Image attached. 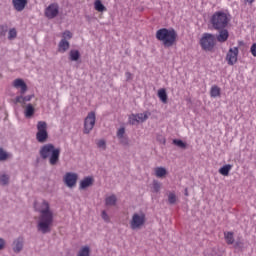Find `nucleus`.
<instances>
[{
	"instance_id": "f257e3e1",
	"label": "nucleus",
	"mask_w": 256,
	"mask_h": 256,
	"mask_svg": "<svg viewBox=\"0 0 256 256\" xmlns=\"http://www.w3.org/2000/svg\"><path fill=\"white\" fill-rule=\"evenodd\" d=\"M34 207L40 213L37 230L44 235L45 233H51V227H53V211H51L49 202L43 200L40 204L35 203Z\"/></svg>"
},
{
	"instance_id": "f03ea898",
	"label": "nucleus",
	"mask_w": 256,
	"mask_h": 256,
	"mask_svg": "<svg viewBox=\"0 0 256 256\" xmlns=\"http://www.w3.org/2000/svg\"><path fill=\"white\" fill-rule=\"evenodd\" d=\"M178 37L177 31L173 28H160L156 31L157 41H160L166 49L177 45Z\"/></svg>"
},
{
	"instance_id": "7ed1b4c3",
	"label": "nucleus",
	"mask_w": 256,
	"mask_h": 256,
	"mask_svg": "<svg viewBox=\"0 0 256 256\" xmlns=\"http://www.w3.org/2000/svg\"><path fill=\"white\" fill-rule=\"evenodd\" d=\"M39 155L41 159H48L50 165H55L59 163L61 148L55 147L52 143L44 144L40 147Z\"/></svg>"
},
{
	"instance_id": "20e7f679",
	"label": "nucleus",
	"mask_w": 256,
	"mask_h": 256,
	"mask_svg": "<svg viewBox=\"0 0 256 256\" xmlns=\"http://www.w3.org/2000/svg\"><path fill=\"white\" fill-rule=\"evenodd\" d=\"M230 18L227 13L223 11L215 12L211 19L210 23L216 29V31H221V29H225L227 25H229Z\"/></svg>"
},
{
	"instance_id": "39448f33",
	"label": "nucleus",
	"mask_w": 256,
	"mask_h": 256,
	"mask_svg": "<svg viewBox=\"0 0 256 256\" xmlns=\"http://www.w3.org/2000/svg\"><path fill=\"white\" fill-rule=\"evenodd\" d=\"M147 222V217L145 216V213L139 212L134 213L132 215V218L130 220V228L132 231H137L138 229H143L145 226V223Z\"/></svg>"
},
{
	"instance_id": "423d86ee",
	"label": "nucleus",
	"mask_w": 256,
	"mask_h": 256,
	"mask_svg": "<svg viewBox=\"0 0 256 256\" xmlns=\"http://www.w3.org/2000/svg\"><path fill=\"white\" fill-rule=\"evenodd\" d=\"M36 140L38 143H47L49 139V132L47 131V122L38 121L36 125Z\"/></svg>"
},
{
	"instance_id": "0eeeda50",
	"label": "nucleus",
	"mask_w": 256,
	"mask_h": 256,
	"mask_svg": "<svg viewBox=\"0 0 256 256\" xmlns=\"http://www.w3.org/2000/svg\"><path fill=\"white\" fill-rule=\"evenodd\" d=\"M200 45L204 51H213V48L215 47V35L204 34L200 40Z\"/></svg>"
},
{
	"instance_id": "6e6552de",
	"label": "nucleus",
	"mask_w": 256,
	"mask_h": 256,
	"mask_svg": "<svg viewBox=\"0 0 256 256\" xmlns=\"http://www.w3.org/2000/svg\"><path fill=\"white\" fill-rule=\"evenodd\" d=\"M151 115V112L146 111L144 113H138V114H132L129 116V123L130 125H137V123H145L147 119H149V116Z\"/></svg>"
},
{
	"instance_id": "1a4fd4ad",
	"label": "nucleus",
	"mask_w": 256,
	"mask_h": 256,
	"mask_svg": "<svg viewBox=\"0 0 256 256\" xmlns=\"http://www.w3.org/2000/svg\"><path fill=\"white\" fill-rule=\"evenodd\" d=\"M95 112L88 113L87 117L84 120V133L88 135L93 131V127H95Z\"/></svg>"
},
{
	"instance_id": "9d476101",
	"label": "nucleus",
	"mask_w": 256,
	"mask_h": 256,
	"mask_svg": "<svg viewBox=\"0 0 256 256\" xmlns=\"http://www.w3.org/2000/svg\"><path fill=\"white\" fill-rule=\"evenodd\" d=\"M77 179H79V175L75 172H67L63 176V182L65 183L66 187L73 189L75 185H77Z\"/></svg>"
},
{
	"instance_id": "9b49d317",
	"label": "nucleus",
	"mask_w": 256,
	"mask_h": 256,
	"mask_svg": "<svg viewBox=\"0 0 256 256\" xmlns=\"http://www.w3.org/2000/svg\"><path fill=\"white\" fill-rule=\"evenodd\" d=\"M239 57V48L238 47H232L228 50L226 54V61L228 65L233 66L235 63H237Z\"/></svg>"
},
{
	"instance_id": "f8f14e48",
	"label": "nucleus",
	"mask_w": 256,
	"mask_h": 256,
	"mask_svg": "<svg viewBox=\"0 0 256 256\" xmlns=\"http://www.w3.org/2000/svg\"><path fill=\"white\" fill-rule=\"evenodd\" d=\"M45 17L47 19H55L59 15V4L52 3L45 9Z\"/></svg>"
},
{
	"instance_id": "ddd939ff",
	"label": "nucleus",
	"mask_w": 256,
	"mask_h": 256,
	"mask_svg": "<svg viewBox=\"0 0 256 256\" xmlns=\"http://www.w3.org/2000/svg\"><path fill=\"white\" fill-rule=\"evenodd\" d=\"M13 87H15V89H20L21 95L27 93V84L21 78H17L13 81Z\"/></svg>"
},
{
	"instance_id": "4468645a",
	"label": "nucleus",
	"mask_w": 256,
	"mask_h": 256,
	"mask_svg": "<svg viewBox=\"0 0 256 256\" xmlns=\"http://www.w3.org/2000/svg\"><path fill=\"white\" fill-rule=\"evenodd\" d=\"M28 0H12L15 11L21 12L27 7Z\"/></svg>"
},
{
	"instance_id": "2eb2a0df",
	"label": "nucleus",
	"mask_w": 256,
	"mask_h": 256,
	"mask_svg": "<svg viewBox=\"0 0 256 256\" xmlns=\"http://www.w3.org/2000/svg\"><path fill=\"white\" fill-rule=\"evenodd\" d=\"M33 97H35V95H27V96L20 95L14 99V103H20L22 107H25V104L29 103V101H31Z\"/></svg>"
},
{
	"instance_id": "dca6fc26",
	"label": "nucleus",
	"mask_w": 256,
	"mask_h": 256,
	"mask_svg": "<svg viewBox=\"0 0 256 256\" xmlns=\"http://www.w3.org/2000/svg\"><path fill=\"white\" fill-rule=\"evenodd\" d=\"M218 43H225L229 39V31L225 28L220 29L219 34L216 36Z\"/></svg>"
},
{
	"instance_id": "f3484780",
	"label": "nucleus",
	"mask_w": 256,
	"mask_h": 256,
	"mask_svg": "<svg viewBox=\"0 0 256 256\" xmlns=\"http://www.w3.org/2000/svg\"><path fill=\"white\" fill-rule=\"evenodd\" d=\"M22 107L24 108V117H26V119H31V117L35 115V106H33V104H27Z\"/></svg>"
},
{
	"instance_id": "a211bd4d",
	"label": "nucleus",
	"mask_w": 256,
	"mask_h": 256,
	"mask_svg": "<svg viewBox=\"0 0 256 256\" xmlns=\"http://www.w3.org/2000/svg\"><path fill=\"white\" fill-rule=\"evenodd\" d=\"M70 46L69 41L62 39L58 44V53H66Z\"/></svg>"
},
{
	"instance_id": "6ab92c4d",
	"label": "nucleus",
	"mask_w": 256,
	"mask_h": 256,
	"mask_svg": "<svg viewBox=\"0 0 256 256\" xmlns=\"http://www.w3.org/2000/svg\"><path fill=\"white\" fill-rule=\"evenodd\" d=\"M93 181V177H85L82 181H80V189H87V187H91V185H93Z\"/></svg>"
},
{
	"instance_id": "aec40b11",
	"label": "nucleus",
	"mask_w": 256,
	"mask_h": 256,
	"mask_svg": "<svg viewBox=\"0 0 256 256\" xmlns=\"http://www.w3.org/2000/svg\"><path fill=\"white\" fill-rule=\"evenodd\" d=\"M233 169V165L231 164H226L222 166L218 171L220 175H223V177H229L230 171Z\"/></svg>"
},
{
	"instance_id": "412c9836",
	"label": "nucleus",
	"mask_w": 256,
	"mask_h": 256,
	"mask_svg": "<svg viewBox=\"0 0 256 256\" xmlns=\"http://www.w3.org/2000/svg\"><path fill=\"white\" fill-rule=\"evenodd\" d=\"M94 9L95 11H98V13H105V11H107V7L103 5V2H101V0L94 1Z\"/></svg>"
},
{
	"instance_id": "4be33fe9",
	"label": "nucleus",
	"mask_w": 256,
	"mask_h": 256,
	"mask_svg": "<svg viewBox=\"0 0 256 256\" xmlns=\"http://www.w3.org/2000/svg\"><path fill=\"white\" fill-rule=\"evenodd\" d=\"M105 205H107V207H113L117 205V196L114 194L107 196L105 199Z\"/></svg>"
},
{
	"instance_id": "5701e85b",
	"label": "nucleus",
	"mask_w": 256,
	"mask_h": 256,
	"mask_svg": "<svg viewBox=\"0 0 256 256\" xmlns=\"http://www.w3.org/2000/svg\"><path fill=\"white\" fill-rule=\"evenodd\" d=\"M210 97H213L214 99L221 97V88L217 85H213L210 89Z\"/></svg>"
},
{
	"instance_id": "b1692460",
	"label": "nucleus",
	"mask_w": 256,
	"mask_h": 256,
	"mask_svg": "<svg viewBox=\"0 0 256 256\" xmlns=\"http://www.w3.org/2000/svg\"><path fill=\"white\" fill-rule=\"evenodd\" d=\"M224 239L227 245H233L235 243V238L233 236V232H225Z\"/></svg>"
},
{
	"instance_id": "393cba45",
	"label": "nucleus",
	"mask_w": 256,
	"mask_h": 256,
	"mask_svg": "<svg viewBox=\"0 0 256 256\" xmlns=\"http://www.w3.org/2000/svg\"><path fill=\"white\" fill-rule=\"evenodd\" d=\"M154 171L155 176L158 178H163L165 177V175H167V169H165L164 167H156Z\"/></svg>"
},
{
	"instance_id": "a878e982",
	"label": "nucleus",
	"mask_w": 256,
	"mask_h": 256,
	"mask_svg": "<svg viewBox=\"0 0 256 256\" xmlns=\"http://www.w3.org/2000/svg\"><path fill=\"white\" fill-rule=\"evenodd\" d=\"M21 249H23V239L18 238L17 240L14 241L13 250L15 253H19V251H21Z\"/></svg>"
},
{
	"instance_id": "bb28decb",
	"label": "nucleus",
	"mask_w": 256,
	"mask_h": 256,
	"mask_svg": "<svg viewBox=\"0 0 256 256\" xmlns=\"http://www.w3.org/2000/svg\"><path fill=\"white\" fill-rule=\"evenodd\" d=\"M80 57L81 53H79V50H71L69 53L70 61H79Z\"/></svg>"
},
{
	"instance_id": "cd10ccee",
	"label": "nucleus",
	"mask_w": 256,
	"mask_h": 256,
	"mask_svg": "<svg viewBox=\"0 0 256 256\" xmlns=\"http://www.w3.org/2000/svg\"><path fill=\"white\" fill-rule=\"evenodd\" d=\"M124 135H125V128L122 127L117 131V137L118 139H120V143H123V145H128L129 143L127 142V140H123Z\"/></svg>"
},
{
	"instance_id": "c85d7f7f",
	"label": "nucleus",
	"mask_w": 256,
	"mask_h": 256,
	"mask_svg": "<svg viewBox=\"0 0 256 256\" xmlns=\"http://www.w3.org/2000/svg\"><path fill=\"white\" fill-rule=\"evenodd\" d=\"M158 97L162 103H167V91L165 89L158 90Z\"/></svg>"
},
{
	"instance_id": "c756f323",
	"label": "nucleus",
	"mask_w": 256,
	"mask_h": 256,
	"mask_svg": "<svg viewBox=\"0 0 256 256\" xmlns=\"http://www.w3.org/2000/svg\"><path fill=\"white\" fill-rule=\"evenodd\" d=\"M91 250L89 246H84L80 249L77 256H90Z\"/></svg>"
},
{
	"instance_id": "7c9ffc66",
	"label": "nucleus",
	"mask_w": 256,
	"mask_h": 256,
	"mask_svg": "<svg viewBox=\"0 0 256 256\" xmlns=\"http://www.w3.org/2000/svg\"><path fill=\"white\" fill-rule=\"evenodd\" d=\"M168 203H170V205H175V203H177V195H175L174 192L168 194Z\"/></svg>"
},
{
	"instance_id": "2f4dec72",
	"label": "nucleus",
	"mask_w": 256,
	"mask_h": 256,
	"mask_svg": "<svg viewBox=\"0 0 256 256\" xmlns=\"http://www.w3.org/2000/svg\"><path fill=\"white\" fill-rule=\"evenodd\" d=\"M17 38V29L11 28L8 32V39L9 41H13V39Z\"/></svg>"
},
{
	"instance_id": "473e14b6",
	"label": "nucleus",
	"mask_w": 256,
	"mask_h": 256,
	"mask_svg": "<svg viewBox=\"0 0 256 256\" xmlns=\"http://www.w3.org/2000/svg\"><path fill=\"white\" fill-rule=\"evenodd\" d=\"M7 31H9V27L7 25L0 26V37H5L7 35Z\"/></svg>"
},
{
	"instance_id": "72a5a7b5",
	"label": "nucleus",
	"mask_w": 256,
	"mask_h": 256,
	"mask_svg": "<svg viewBox=\"0 0 256 256\" xmlns=\"http://www.w3.org/2000/svg\"><path fill=\"white\" fill-rule=\"evenodd\" d=\"M62 39H64L65 41H67V39H72L73 38V33H71V31L66 30L65 32H63L62 34Z\"/></svg>"
},
{
	"instance_id": "f704fd0d",
	"label": "nucleus",
	"mask_w": 256,
	"mask_h": 256,
	"mask_svg": "<svg viewBox=\"0 0 256 256\" xmlns=\"http://www.w3.org/2000/svg\"><path fill=\"white\" fill-rule=\"evenodd\" d=\"M174 145H177V147H180L181 149H185V147H187V145L185 144V142H183V140H173Z\"/></svg>"
},
{
	"instance_id": "c9c22d12",
	"label": "nucleus",
	"mask_w": 256,
	"mask_h": 256,
	"mask_svg": "<svg viewBox=\"0 0 256 256\" xmlns=\"http://www.w3.org/2000/svg\"><path fill=\"white\" fill-rule=\"evenodd\" d=\"M9 183V176L8 175H1L0 176V184L1 185H7Z\"/></svg>"
},
{
	"instance_id": "e433bc0d",
	"label": "nucleus",
	"mask_w": 256,
	"mask_h": 256,
	"mask_svg": "<svg viewBox=\"0 0 256 256\" xmlns=\"http://www.w3.org/2000/svg\"><path fill=\"white\" fill-rule=\"evenodd\" d=\"M160 190H161V183H159L158 181H154L153 182V192L159 193Z\"/></svg>"
},
{
	"instance_id": "4c0bfd02",
	"label": "nucleus",
	"mask_w": 256,
	"mask_h": 256,
	"mask_svg": "<svg viewBox=\"0 0 256 256\" xmlns=\"http://www.w3.org/2000/svg\"><path fill=\"white\" fill-rule=\"evenodd\" d=\"M101 217L106 223H109L111 221L109 214H107L105 210L102 211Z\"/></svg>"
},
{
	"instance_id": "58836bf2",
	"label": "nucleus",
	"mask_w": 256,
	"mask_h": 256,
	"mask_svg": "<svg viewBox=\"0 0 256 256\" xmlns=\"http://www.w3.org/2000/svg\"><path fill=\"white\" fill-rule=\"evenodd\" d=\"M7 157H9V154L7 152H4L2 148H0V161L7 160Z\"/></svg>"
},
{
	"instance_id": "ea45409f",
	"label": "nucleus",
	"mask_w": 256,
	"mask_h": 256,
	"mask_svg": "<svg viewBox=\"0 0 256 256\" xmlns=\"http://www.w3.org/2000/svg\"><path fill=\"white\" fill-rule=\"evenodd\" d=\"M97 147H99V149H106L107 144H106L105 140H98Z\"/></svg>"
},
{
	"instance_id": "a19ab883",
	"label": "nucleus",
	"mask_w": 256,
	"mask_h": 256,
	"mask_svg": "<svg viewBox=\"0 0 256 256\" xmlns=\"http://www.w3.org/2000/svg\"><path fill=\"white\" fill-rule=\"evenodd\" d=\"M250 52L252 53L253 57H256V43L252 44Z\"/></svg>"
},
{
	"instance_id": "79ce46f5",
	"label": "nucleus",
	"mask_w": 256,
	"mask_h": 256,
	"mask_svg": "<svg viewBox=\"0 0 256 256\" xmlns=\"http://www.w3.org/2000/svg\"><path fill=\"white\" fill-rule=\"evenodd\" d=\"M125 77L127 81H131V79H133V74H131V72H126Z\"/></svg>"
},
{
	"instance_id": "37998d69",
	"label": "nucleus",
	"mask_w": 256,
	"mask_h": 256,
	"mask_svg": "<svg viewBox=\"0 0 256 256\" xmlns=\"http://www.w3.org/2000/svg\"><path fill=\"white\" fill-rule=\"evenodd\" d=\"M3 247H5V240L0 238V250L3 249Z\"/></svg>"
},
{
	"instance_id": "c03bdc74",
	"label": "nucleus",
	"mask_w": 256,
	"mask_h": 256,
	"mask_svg": "<svg viewBox=\"0 0 256 256\" xmlns=\"http://www.w3.org/2000/svg\"><path fill=\"white\" fill-rule=\"evenodd\" d=\"M185 195L186 197L189 196V192L187 191V189H185Z\"/></svg>"
},
{
	"instance_id": "a18cd8bd",
	"label": "nucleus",
	"mask_w": 256,
	"mask_h": 256,
	"mask_svg": "<svg viewBox=\"0 0 256 256\" xmlns=\"http://www.w3.org/2000/svg\"><path fill=\"white\" fill-rule=\"evenodd\" d=\"M255 0H247L248 3H253Z\"/></svg>"
},
{
	"instance_id": "49530a36",
	"label": "nucleus",
	"mask_w": 256,
	"mask_h": 256,
	"mask_svg": "<svg viewBox=\"0 0 256 256\" xmlns=\"http://www.w3.org/2000/svg\"><path fill=\"white\" fill-rule=\"evenodd\" d=\"M239 245V243H236V247Z\"/></svg>"
}]
</instances>
